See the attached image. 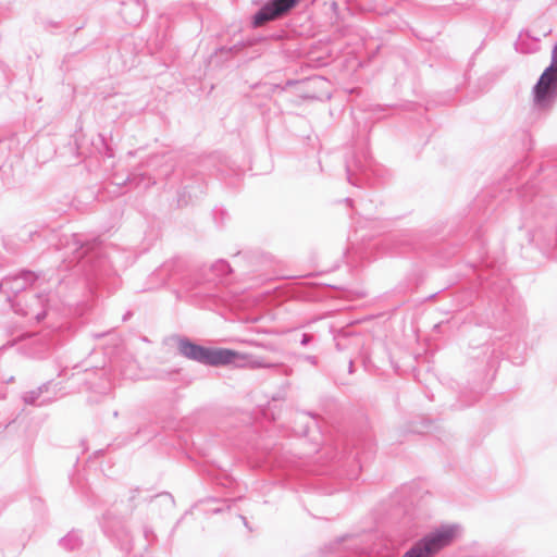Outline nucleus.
<instances>
[{"label":"nucleus","mask_w":557,"mask_h":557,"mask_svg":"<svg viewBox=\"0 0 557 557\" xmlns=\"http://www.w3.org/2000/svg\"><path fill=\"white\" fill-rule=\"evenodd\" d=\"M178 350L184 357L190 360L213 367L230 364L232 357L235 356L234 350L232 349L207 348L194 344L188 339H180Z\"/></svg>","instance_id":"obj_1"},{"label":"nucleus","mask_w":557,"mask_h":557,"mask_svg":"<svg viewBox=\"0 0 557 557\" xmlns=\"http://www.w3.org/2000/svg\"><path fill=\"white\" fill-rule=\"evenodd\" d=\"M456 527H443L418 541L403 557H432L449 545L455 536Z\"/></svg>","instance_id":"obj_2"},{"label":"nucleus","mask_w":557,"mask_h":557,"mask_svg":"<svg viewBox=\"0 0 557 557\" xmlns=\"http://www.w3.org/2000/svg\"><path fill=\"white\" fill-rule=\"evenodd\" d=\"M534 107L549 109L557 98V64L547 66L532 90Z\"/></svg>","instance_id":"obj_3"},{"label":"nucleus","mask_w":557,"mask_h":557,"mask_svg":"<svg viewBox=\"0 0 557 557\" xmlns=\"http://www.w3.org/2000/svg\"><path fill=\"white\" fill-rule=\"evenodd\" d=\"M48 301L46 294L27 290L12 302V308L17 314L27 318L29 323L40 322L46 317Z\"/></svg>","instance_id":"obj_4"},{"label":"nucleus","mask_w":557,"mask_h":557,"mask_svg":"<svg viewBox=\"0 0 557 557\" xmlns=\"http://www.w3.org/2000/svg\"><path fill=\"white\" fill-rule=\"evenodd\" d=\"M296 2L297 0H271L253 15V25L261 26L267 22L281 17L287 13Z\"/></svg>","instance_id":"obj_5"},{"label":"nucleus","mask_w":557,"mask_h":557,"mask_svg":"<svg viewBox=\"0 0 557 557\" xmlns=\"http://www.w3.org/2000/svg\"><path fill=\"white\" fill-rule=\"evenodd\" d=\"M235 356L232 357V361L230 364H235L239 368H249V369H272L278 367L277 363L268 362L263 358L249 355L242 354L234 350Z\"/></svg>","instance_id":"obj_6"},{"label":"nucleus","mask_w":557,"mask_h":557,"mask_svg":"<svg viewBox=\"0 0 557 557\" xmlns=\"http://www.w3.org/2000/svg\"><path fill=\"white\" fill-rule=\"evenodd\" d=\"M33 280V274L29 272H25L21 275L13 276V277H5L1 284L0 288L7 293L10 294H18L22 290H26L28 282Z\"/></svg>","instance_id":"obj_7"},{"label":"nucleus","mask_w":557,"mask_h":557,"mask_svg":"<svg viewBox=\"0 0 557 557\" xmlns=\"http://www.w3.org/2000/svg\"><path fill=\"white\" fill-rule=\"evenodd\" d=\"M60 545L66 550H75L82 545L81 535L72 531L60 540Z\"/></svg>","instance_id":"obj_8"},{"label":"nucleus","mask_w":557,"mask_h":557,"mask_svg":"<svg viewBox=\"0 0 557 557\" xmlns=\"http://www.w3.org/2000/svg\"><path fill=\"white\" fill-rule=\"evenodd\" d=\"M32 345H34V348L29 349V355L33 357H41L44 352H46L50 344L46 338L41 337H35L32 342Z\"/></svg>","instance_id":"obj_9"},{"label":"nucleus","mask_w":557,"mask_h":557,"mask_svg":"<svg viewBox=\"0 0 557 557\" xmlns=\"http://www.w3.org/2000/svg\"><path fill=\"white\" fill-rule=\"evenodd\" d=\"M47 388H48V385L45 384L36 391H30V392L25 393V395L23 397L24 401L29 405L37 404V400H38L40 394L42 393L44 389H47Z\"/></svg>","instance_id":"obj_10"},{"label":"nucleus","mask_w":557,"mask_h":557,"mask_svg":"<svg viewBox=\"0 0 557 557\" xmlns=\"http://www.w3.org/2000/svg\"><path fill=\"white\" fill-rule=\"evenodd\" d=\"M128 11H137L140 15L144 14V8L136 1H132L125 4L123 13L126 14Z\"/></svg>","instance_id":"obj_11"},{"label":"nucleus","mask_w":557,"mask_h":557,"mask_svg":"<svg viewBox=\"0 0 557 557\" xmlns=\"http://www.w3.org/2000/svg\"><path fill=\"white\" fill-rule=\"evenodd\" d=\"M249 344L252 346H256V347H260V348L270 350V351H274V352H277L280 350L275 345L270 344V343H261V342H257V341H251V342H249Z\"/></svg>","instance_id":"obj_12"},{"label":"nucleus","mask_w":557,"mask_h":557,"mask_svg":"<svg viewBox=\"0 0 557 557\" xmlns=\"http://www.w3.org/2000/svg\"><path fill=\"white\" fill-rule=\"evenodd\" d=\"M347 178L352 185H357V183L352 180L354 165L349 162L346 164Z\"/></svg>","instance_id":"obj_13"},{"label":"nucleus","mask_w":557,"mask_h":557,"mask_svg":"<svg viewBox=\"0 0 557 557\" xmlns=\"http://www.w3.org/2000/svg\"><path fill=\"white\" fill-rule=\"evenodd\" d=\"M215 267L219 269V271H220L221 273H226V272H228V270H230L228 264H227L226 262H224V261H219V262L215 264Z\"/></svg>","instance_id":"obj_14"},{"label":"nucleus","mask_w":557,"mask_h":557,"mask_svg":"<svg viewBox=\"0 0 557 557\" xmlns=\"http://www.w3.org/2000/svg\"><path fill=\"white\" fill-rule=\"evenodd\" d=\"M311 339H312L311 335H309V334H306V333H305V334H302V336H301L300 344H301L302 346H306V345H308V344L311 342Z\"/></svg>","instance_id":"obj_15"},{"label":"nucleus","mask_w":557,"mask_h":557,"mask_svg":"<svg viewBox=\"0 0 557 557\" xmlns=\"http://www.w3.org/2000/svg\"><path fill=\"white\" fill-rule=\"evenodd\" d=\"M305 360L308 361L312 366H317L318 359L314 356H306Z\"/></svg>","instance_id":"obj_16"},{"label":"nucleus","mask_w":557,"mask_h":557,"mask_svg":"<svg viewBox=\"0 0 557 557\" xmlns=\"http://www.w3.org/2000/svg\"><path fill=\"white\" fill-rule=\"evenodd\" d=\"M553 62L552 64H557V46L553 49Z\"/></svg>","instance_id":"obj_17"}]
</instances>
